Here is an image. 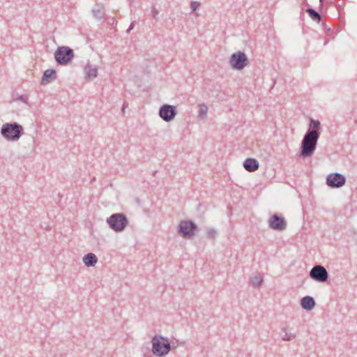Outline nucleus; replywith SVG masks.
I'll use <instances>...</instances> for the list:
<instances>
[{"label":"nucleus","mask_w":357,"mask_h":357,"mask_svg":"<svg viewBox=\"0 0 357 357\" xmlns=\"http://www.w3.org/2000/svg\"><path fill=\"white\" fill-rule=\"evenodd\" d=\"M93 17L96 19L100 20L104 17V8L102 5H96L92 10Z\"/></svg>","instance_id":"obj_18"},{"label":"nucleus","mask_w":357,"mask_h":357,"mask_svg":"<svg viewBox=\"0 0 357 357\" xmlns=\"http://www.w3.org/2000/svg\"><path fill=\"white\" fill-rule=\"evenodd\" d=\"M54 57L60 65H65L70 62L74 57L73 50L68 47H60L56 50Z\"/></svg>","instance_id":"obj_7"},{"label":"nucleus","mask_w":357,"mask_h":357,"mask_svg":"<svg viewBox=\"0 0 357 357\" xmlns=\"http://www.w3.org/2000/svg\"><path fill=\"white\" fill-rule=\"evenodd\" d=\"M0 133L8 142H17L24 135V128L17 122L5 123L2 125Z\"/></svg>","instance_id":"obj_2"},{"label":"nucleus","mask_w":357,"mask_h":357,"mask_svg":"<svg viewBox=\"0 0 357 357\" xmlns=\"http://www.w3.org/2000/svg\"><path fill=\"white\" fill-rule=\"evenodd\" d=\"M249 63V60L243 52L238 51L232 54L229 59L230 66L235 70H241Z\"/></svg>","instance_id":"obj_6"},{"label":"nucleus","mask_w":357,"mask_h":357,"mask_svg":"<svg viewBox=\"0 0 357 357\" xmlns=\"http://www.w3.org/2000/svg\"><path fill=\"white\" fill-rule=\"evenodd\" d=\"M83 263L86 266H94L98 261L96 255L92 252L88 253L83 257Z\"/></svg>","instance_id":"obj_15"},{"label":"nucleus","mask_w":357,"mask_h":357,"mask_svg":"<svg viewBox=\"0 0 357 357\" xmlns=\"http://www.w3.org/2000/svg\"><path fill=\"white\" fill-rule=\"evenodd\" d=\"M56 79V73L55 70H46L41 78V84L46 85Z\"/></svg>","instance_id":"obj_12"},{"label":"nucleus","mask_w":357,"mask_h":357,"mask_svg":"<svg viewBox=\"0 0 357 357\" xmlns=\"http://www.w3.org/2000/svg\"><path fill=\"white\" fill-rule=\"evenodd\" d=\"M17 100H19L26 104H28V96L26 95H22V96H19Z\"/></svg>","instance_id":"obj_24"},{"label":"nucleus","mask_w":357,"mask_h":357,"mask_svg":"<svg viewBox=\"0 0 357 357\" xmlns=\"http://www.w3.org/2000/svg\"><path fill=\"white\" fill-rule=\"evenodd\" d=\"M310 277L319 282H325L328 278V273L321 265L314 266L310 271Z\"/></svg>","instance_id":"obj_8"},{"label":"nucleus","mask_w":357,"mask_h":357,"mask_svg":"<svg viewBox=\"0 0 357 357\" xmlns=\"http://www.w3.org/2000/svg\"><path fill=\"white\" fill-rule=\"evenodd\" d=\"M305 12L309 15L310 18L316 22H319L321 20V15L312 8H307Z\"/></svg>","instance_id":"obj_20"},{"label":"nucleus","mask_w":357,"mask_h":357,"mask_svg":"<svg viewBox=\"0 0 357 357\" xmlns=\"http://www.w3.org/2000/svg\"><path fill=\"white\" fill-rule=\"evenodd\" d=\"M206 234L208 238L214 239L216 236V231L213 228H208L206 230Z\"/></svg>","instance_id":"obj_22"},{"label":"nucleus","mask_w":357,"mask_h":357,"mask_svg":"<svg viewBox=\"0 0 357 357\" xmlns=\"http://www.w3.org/2000/svg\"><path fill=\"white\" fill-rule=\"evenodd\" d=\"M321 134V123L310 119L309 128L305 134L300 147V155L308 158L313 155Z\"/></svg>","instance_id":"obj_1"},{"label":"nucleus","mask_w":357,"mask_h":357,"mask_svg":"<svg viewBox=\"0 0 357 357\" xmlns=\"http://www.w3.org/2000/svg\"><path fill=\"white\" fill-rule=\"evenodd\" d=\"M250 281L254 287L258 288L261 285L264 281L263 276L260 273H257L250 278Z\"/></svg>","instance_id":"obj_17"},{"label":"nucleus","mask_w":357,"mask_h":357,"mask_svg":"<svg viewBox=\"0 0 357 357\" xmlns=\"http://www.w3.org/2000/svg\"><path fill=\"white\" fill-rule=\"evenodd\" d=\"M159 12L158 10L155 8H153L152 10H151V14H152V16L155 19V20H158V15Z\"/></svg>","instance_id":"obj_25"},{"label":"nucleus","mask_w":357,"mask_h":357,"mask_svg":"<svg viewBox=\"0 0 357 357\" xmlns=\"http://www.w3.org/2000/svg\"><path fill=\"white\" fill-rule=\"evenodd\" d=\"M316 303L314 298L310 296H304L301 300V305L302 308L305 310H312L314 307Z\"/></svg>","instance_id":"obj_13"},{"label":"nucleus","mask_w":357,"mask_h":357,"mask_svg":"<svg viewBox=\"0 0 357 357\" xmlns=\"http://www.w3.org/2000/svg\"><path fill=\"white\" fill-rule=\"evenodd\" d=\"M282 334L281 338L284 341H291L296 338V334L289 331L287 328L282 329Z\"/></svg>","instance_id":"obj_19"},{"label":"nucleus","mask_w":357,"mask_h":357,"mask_svg":"<svg viewBox=\"0 0 357 357\" xmlns=\"http://www.w3.org/2000/svg\"><path fill=\"white\" fill-rule=\"evenodd\" d=\"M84 73L87 78L93 79L97 77L98 68L96 66L87 63L84 67Z\"/></svg>","instance_id":"obj_16"},{"label":"nucleus","mask_w":357,"mask_h":357,"mask_svg":"<svg viewBox=\"0 0 357 357\" xmlns=\"http://www.w3.org/2000/svg\"><path fill=\"white\" fill-rule=\"evenodd\" d=\"M208 107L205 104L199 105V117L205 119L207 115Z\"/></svg>","instance_id":"obj_21"},{"label":"nucleus","mask_w":357,"mask_h":357,"mask_svg":"<svg viewBox=\"0 0 357 357\" xmlns=\"http://www.w3.org/2000/svg\"><path fill=\"white\" fill-rule=\"evenodd\" d=\"M152 351L153 354L158 356L167 355L170 349L171 345L167 339L162 336H154L152 340Z\"/></svg>","instance_id":"obj_3"},{"label":"nucleus","mask_w":357,"mask_h":357,"mask_svg":"<svg viewBox=\"0 0 357 357\" xmlns=\"http://www.w3.org/2000/svg\"><path fill=\"white\" fill-rule=\"evenodd\" d=\"M128 107V103L127 102H124L123 105V107H122V112H124V110L125 109Z\"/></svg>","instance_id":"obj_27"},{"label":"nucleus","mask_w":357,"mask_h":357,"mask_svg":"<svg viewBox=\"0 0 357 357\" xmlns=\"http://www.w3.org/2000/svg\"><path fill=\"white\" fill-rule=\"evenodd\" d=\"M259 162L256 159L247 158L243 162L244 168L250 172H255L259 168Z\"/></svg>","instance_id":"obj_14"},{"label":"nucleus","mask_w":357,"mask_h":357,"mask_svg":"<svg viewBox=\"0 0 357 357\" xmlns=\"http://www.w3.org/2000/svg\"><path fill=\"white\" fill-rule=\"evenodd\" d=\"M197 226L191 220H181L178 226V233L183 238L190 239L196 234Z\"/></svg>","instance_id":"obj_5"},{"label":"nucleus","mask_w":357,"mask_h":357,"mask_svg":"<svg viewBox=\"0 0 357 357\" xmlns=\"http://www.w3.org/2000/svg\"><path fill=\"white\" fill-rule=\"evenodd\" d=\"M107 223L112 230L119 232L127 227L128 220L123 213H114L107 218Z\"/></svg>","instance_id":"obj_4"},{"label":"nucleus","mask_w":357,"mask_h":357,"mask_svg":"<svg viewBox=\"0 0 357 357\" xmlns=\"http://www.w3.org/2000/svg\"><path fill=\"white\" fill-rule=\"evenodd\" d=\"M134 28V21H132L130 24V26L128 29V31H130L131 29H132Z\"/></svg>","instance_id":"obj_26"},{"label":"nucleus","mask_w":357,"mask_h":357,"mask_svg":"<svg viewBox=\"0 0 357 357\" xmlns=\"http://www.w3.org/2000/svg\"><path fill=\"white\" fill-rule=\"evenodd\" d=\"M287 222L284 218L277 214H273L268 220L270 228L276 231H283L287 228Z\"/></svg>","instance_id":"obj_11"},{"label":"nucleus","mask_w":357,"mask_h":357,"mask_svg":"<svg viewBox=\"0 0 357 357\" xmlns=\"http://www.w3.org/2000/svg\"><path fill=\"white\" fill-rule=\"evenodd\" d=\"M320 2V9L323 8V0H319Z\"/></svg>","instance_id":"obj_28"},{"label":"nucleus","mask_w":357,"mask_h":357,"mask_svg":"<svg viewBox=\"0 0 357 357\" xmlns=\"http://www.w3.org/2000/svg\"><path fill=\"white\" fill-rule=\"evenodd\" d=\"M136 202H137V203L138 204H140V202H139V200H136Z\"/></svg>","instance_id":"obj_29"},{"label":"nucleus","mask_w":357,"mask_h":357,"mask_svg":"<svg viewBox=\"0 0 357 357\" xmlns=\"http://www.w3.org/2000/svg\"><path fill=\"white\" fill-rule=\"evenodd\" d=\"M345 177L339 173H332L326 177V184L331 188H340L345 184Z\"/></svg>","instance_id":"obj_10"},{"label":"nucleus","mask_w":357,"mask_h":357,"mask_svg":"<svg viewBox=\"0 0 357 357\" xmlns=\"http://www.w3.org/2000/svg\"><path fill=\"white\" fill-rule=\"evenodd\" d=\"M176 114V107L168 104L162 105L159 109L160 117L166 122L172 121Z\"/></svg>","instance_id":"obj_9"},{"label":"nucleus","mask_w":357,"mask_h":357,"mask_svg":"<svg viewBox=\"0 0 357 357\" xmlns=\"http://www.w3.org/2000/svg\"><path fill=\"white\" fill-rule=\"evenodd\" d=\"M200 6V3L198 1H191L190 8L193 11H195Z\"/></svg>","instance_id":"obj_23"}]
</instances>
